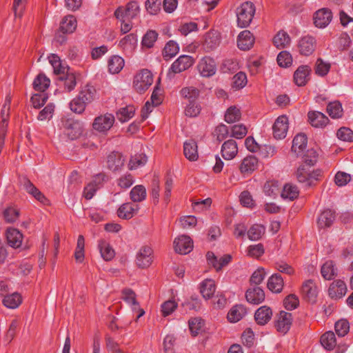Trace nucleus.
Instances as JSON below:
<instances>
[{
    "label": "nucleus",
    "mask_w": 353,
    "mask_h": 353,
    "mask_svg": "<svg viewBox=\"0 0 353 353\" xmlns=\"http://www.w3.org/2000/svg\"><path fill=\"white\" fill-rule=\"evenodd\" d=\"M276 61L279 66L288 68L292 63V57L289 52L285 50L281 51L279 53Z\"/></svg>",
    "instance_id": "obj_60"
},
{
    "label": "nucleus",
    "mask_w": 353,
    "mask_h": 353,
    "mask_svg": "<svg viewBox=\"0 0 353 353\" xmlns=\"http://www.w3.org/2000/svg\"><path fill=\"white\" fill-rule=\"evenodd\" d=\"M158 36L159 34L157 32V31L153 30H148L142 38V46L147 48H152L158 38Z\"/></svg>",
    "instance_id": "obj_55"
},
{
    "label": "nucleus",
    "mask_w": 353,
    "mask_h": 353,
    "mask_svg": "<svg viewBox=\"0 0 353 353\" xmlns=\"http://www.w3.org/2000/svg\"><path fill=\"white\" fill-rule=\"evenodd\" d=\"M174 248L176 252L186 254L190 252L193 248V241L186 235H181L174 241Z\"/></svg>",
    "instance_id": "obj_13"
},
{
    "label": "nucleus",
    "mask_w": 353,
    "mask_h": 353,
    "mask_svg": "<svg viewBox=\"0 0 353 353\" xmlns=\"http://www.w3.org/2000/svg\"><path fill=\"white\" fill-rule=\"evenodd\" d=\"M48 59L56 74H65V72L68 71V68L62 65L61 61L58 55L51 54L48 57Z\"/></svg>",
    "instance_id": "obj_43"
},
{
    "label": "nucleus",
    "mask_w": 353,
    "mask_h": 353,
    "mask_svg": "<svg viewBox=\"0 0 353 353\" xmlns=\"http://www.w3.org/2000/svg\"><path fill=\"white\" fill-rule=\"evenodd\" d=\"M307 138L305 134L301 133L295 136L292 141V150L299 154L307 145Z\"/></svg>",
    "instance_id": "obj_41"
},
{
    "label": "nucleus",
    "mask_w": 353,
    "mask_h": 353,
    "mask_svg": "<svg viewBox=\"0 0 353 353\" xmlns=\"http://www.w3.org/2000/svg\"><path fill=\"white\" fill-rule=\"evenodd\" d=\"M198 146L193 139H189L183 143V154L189 161H194L199 158Z\"/></svg>",
    "instance_id": "obj_27"
},
{
    "label": "nucleus",
    "mask_w": 353,
    "mask_h": 353,
    "mask_svg": "<svg viewBox=\"0 0 353 353\" xmlns=\"http://www.w3.org/2000/svg\"><path fill=\"white\" fill-rule=\"evenodd\" d=\"M299 191L298 188L292 184H285L281 192V196L283 199H288L293 201L299 196Z\"/></svg>",
    "instance_id": "obj_51"
},
{
    "label": "nucleus",
    "mask_w": 353,
    "mask_h": 353,
    "mask_svg": "<svg viewBox=\"0 0 353 353\" xmlns=\"http://www.w3.org/2000/svg\"><path fill=\"white\" fill-rule=\"evenodd\" d=\"M140 12L138 2L132 1L128 2L125 7L119 6L114 11V15L117 19L126 18L127 21H131L137 18Z\"/></svg>",
    "instance_id": "obj_2"
},
{
    "label": "nucleus",
    "mask_w": 353,
    "mask_h": 353,
    "mask_svg": "<svg viewBox=\"0 0 353 353\" xmlns=\"http://www.w3.org/2000/svg\"><path fill=\"white\" fill-rule=\"evenodd\" d=\"M219 43L220 37L218 32L210 30L205 34L202 47L206 52H210L216 48Z\"/></svg>",
    "instance_id": "obj_17"
},
{
    "label": "nucleus",
    "mask_w": 353,
    "mask_h": 353,
    "mask_svg": "<svg viewBox=\"0 0 353 353\" xmlns=\"http://www.w3.org/2000/svg\"><path fill=\"white\" fill-rule=\"evenodd\" d=\"M124 59L118 55H113L108 60V70L112 74H118L123 68Z\"/></svg>",
    "instance_id": "obj_38"
},
{
    "label": "nucleus",
    "mask_w": 353,
    "mask_h": 353,
    "mask_svg": "<svg viewBox=\"0 0 353 353\" xmlns=\"http://www.w3.org/2000/svg\"><path fill=\"white\" fill-rule=\"evenodd\" d=\"M200 293L205 299H211L216 290L214 281L212 279H205L200 284Z\"/></svg>",
    "instance_id": "obj_34"
},
{
    "label": "nucleus",
    "mask_w": 353,
    "mask_h": 353,
    "mask_svg": "<svg viewBox=\"0 0 353 353\" xmlns=\"http://www.w3.org/2000/svg\"><path fill=\"white\" fill-rule=\"evenodd\" d=\"M85 239L83 235H79L77 239V248L74 252V258L78 263L83 262L84 259Z\"/></svg>",
    "instance_id": "obj_57"
},
{
    "label": "nucleus",
    "mask_w": 353,
    "mask_h": 353,
    "mask_svg": "<svg viewBox=\"0 0 353 353\" xmlns=\"http://www.w3.org/2000/svg\"><path fill=\"white\" fill-rule=\"evenodd\" d=\"M254 43V37L249 30H243L238 36L237 46L240 50H248Z\"/></svg>",
    "instance_id": "obj_23"
},
{
    "label": "nucleus",
    "mask_w": 353,
    "mask_h": 353,
    "mask_svg": "<svg viewBox=\"0 0 353 353\" xmlns=\"http://www.w3.org/2000/svg\"><path fill=\"white\" fill-rule=\"evenodd\" d=\"M147 161L148 157L145 154H136L135 155L131 157L128 163V168L130 170L137 169L140 166L144 165Z\"/></svg>",
    "instance_id": "obj_52"
},
{
    "label": "nucleus",
    "mask_w": 353,
    "mask_h": 353,
    "mask_svg": "<svg viewBox=\"0 0 353 353\" xmlns=\"http://www.w3.org/2000/svg\"><path fill=\"white\" fill-rule=\"evenodd\" d=\"M152 82V72L148 69H143L134 76L133 87L137 92L143 93L149 88Z\"/></svg>",
    "instance_id": "obj_3"
},
{
    "label": "nucleus",
    "mask_w": 353,
    "mask_h": 353,
    "mask_svg": "<svg viewBox=\"0 0 353 353\" xmlns=\"http://www.w3.org/2000/svg\"><path fill=\"white\" fill-rule=\"evenodd\" d=\"M311 72L310 68L306 65L298 67L294 73V83L299 87L304 86L308 81V76Z\"/></svg>",
    "instance_id": "obj_22"
},
{
    "label": "nucleus",
    "mask_w": 353,
    "mask_h": 353,
    "mask_svg": "<svg viewBox=\"0 0 353 353\" xmlns=\"http://www.w3.org/2000/svg\"><path fill=\"white\" fill-rule=\"evenodd\" d=\"M246 314V307L242 304H237L230 310L227 318L230 323H236L241 320Z\"/></svg>",
    "instance_id": "obj_29"
},
{
    "label": "nucleus",
    "mask_w": 353,
    "mask_h": 353,
    "mask_svg": "<svg viewBox=\"0 0 353 353\" xmlns=\"http://www.w3.org/2000/svg\"><path fill=\"white\" fill-rule=\"evenodd\" d=\"M273 135L276 139H282L286 137L288 130V119L285 115L279 117L273 126Z\"/></svg>",
    "instance_id": "obj_11"
},
{
    "label": "nucleus",
    "mask_w": 353,
    "mask_h": 353,
    "mask_svg": "<svg viewBox=\"0 0 353 353\" xmlns=\"http://www.w3.org/2000/svg\"><path fill=\"white\" fill-rule=\"evenodd\" d=\"M248 83L245 73L239 72L233 77L232 87L236 89L244 88Z\"/></svg>",
    "instance_id": "obj_63"
},
{
    "label": "nucleus",
    "mask_w": 353,
    "mask_h": 353,
    "mask_svg": "<svg viewBox=\"0 0 353 353\" xmlns=\"http://www.w3.org/2000/svg\"><path fill=\"white\" fill-rule=\"evenodd\" d=\"M137 43V37L135 34L131 33L125 36L119 41V46L123 50H133Z\"/></svg>",
    "instance_id": "obj_49"
},
{
    "label": "nucleus",
    "mask_w": 353,
    "mask_h": 353,
    "mask_svg": "<svg viewBox=\"0 0 353 353\" xmlns=\"http://www.w3.org/2000/svg\"><path fill=\"white\" fill-rule=\"evenodd\" d=\"M87 103L78 95L70 103V110L77 114H81L84 112Z\"/></svg>",
    "instance_id": "obj_58"
},
{
    "label": "nucleus",
    "mask_w": 353,
    "mask_h": 353,
    "mask_svg": "<svg viewBox=\"0 0 353 353\" xmlns=\"http://www.w3.org/2000/svg\"><path fill=\"white\" fill-rule=\"evenodd\" d=\"M332 12L328 8H321L313 15L314 24L319 28H325L332 21Z\"/></svg>",
    "instance_id": "obj_9"
},
{
    "label": "nucleus",
    "mask_w": 353,
    "mask_h": 353,
    "mask_svg": "<svg viewBox=\"0 0 353 353\" xmlns=\"http://www.w3.org/2000/svg\"><path fill=\"white\" fill-rule=\"evenodd\" d=\"M182 305L186 310L197 311L200 309L201 303L197 295H192L189 300L183 303Z\"/></svg>",
    "instance_id": "obj_62"
},
{
    "label": "nucleus",
    "mask_w": 353,
    "mask_h": 353,
    "mask_svg": "<svg viewBox=\"0 0 353 353\" xmlns=\"http://www.w3.org/2000/svg\"><path fill=\"white\" fill-rule=\"evenodd\" d=\"M181 95L189 102L196 101L199 96V90L194 87H185L180 91Z\"/></svg>",
    "instance_id": "obj_53"
},
{
    "label": "nucleus",
    "mask_w": 353,
    "mask_h": 353,
    "mask_svg": "<svg viewBox=\"0 0 353 353\" xmlns=\"http://www.w3.org/2000/svg\"><path fill=\"white\" fill-rule=\"evenodd\" d=\"M197 70L203 77H212L216 72V62L214 59L205 56L199 61Z\"/></svg>",
    "instance_id": "obj_5"
},
{
    "label": "nucleus",
    "mask_w": 353,
    "mask_h": 353,
    "mask_svg": "<svg viewBox=\"0 0 353 353\" xmlns=\"http://www.w3.org/2000/svg\"><path fill=\"white\" fill-rule=\"evenodd\" d=\"M3 216L8 223L15 222L19 216V211L14 208L8 207L3 212Z\"/></svg>",
    "instance_id": "obj_61"
},
{
    "label": "nucleus",
    "mask_w": 353,
    "mask_h": 353,
    "mask_svg": "<svg viewBox=\"0 0 353 353\" xmlns=\"http://www.w3.org/2000/svg\"><path fill=\"white\" fill-rule=\"evenodd\" d=\"M241 113L236 106H230L225 113V121L228 123H232L241 119Z\"/></svg>",
    "instance_id": "obj_56"
},
{
    "label": "nucleus",
    "mask_w": 353,
    "mask_h": 353,
    "mask_svg": "<svg viewBox=\"0 0 353 353\" xmlns=\"http://www.w3.org/2000/svg\"><path fill=\"white\" fill-rule=\"evenodd\" d=\"M77 28V20L73 15L65 17L60 23V32L62 33H72Z\"/></svg>",
    "instance_id": "obj_35"
},
{
    "label": "nucleus",
    "mask_w": 353,
    "mask_h": 353,
    "mask_svg": "<svg viewBox=\"0 0 353 353\" xmlns=\"http://www.w3.org/2000/svg\"><path fill=\"white\" fill-rule=\"evenodd\" d=\"M146 189L142 185H135L130 192V199L134 203L144 201L146 198Z\"/></svg>",
    "instance_id": "obj_39"
},
{
    "label": "nucleus",
    "mask_w": 353,
    "mask_h": 353,
    "mask_svg": "<svg viewBox=\"0 0 353 353\" xmlns=\"http://www.w3.org/2000/svg\"><path fill=\"white\" fill-rule=\"evenodd\" d=\"M284 285V281L281 274H273L268 280L267 287L274 293H280Z\"/></svg>",
    "instance_id": "obj_32"
},
{
    "label": "nucleus",
    "mask_w": 353,
    "mask_h": 353,
    "mask_svg": "<svg viewBox=\"0 0 353 353\" xmlns=\"http://www.w3.org/2000/svg\"><path fill=\"white\" fill-rule=\"evenodd\" d=\"M122 298L126 303L132 305L133 311H137L139 312L136 320L139 319L145 314L143 309L140 308L139 304L136 299V294L130 288L123 289L122 290Z\"/></svg>",
    "instance_id": "obj_14"
},
{
    "label": "nucleus",
    "mask_w": 353,
    "mask_h": 353,
    "mask_svg": "<svg viewBox=\"0 0 353 353\" xmlns=\"http://www.w3.org/2000/svg\"><path fill=\"white\" fill-rule=\"evenodd\" d=\"M238 153L236 142L233 139L225 141L221 147L222 157L227 160L232 159Z\"/></svg>",
    "instance_id": "obj_26"
},
{
    "label": "nucleus",
    "mask_w": 353,
    "mask_h": 353,
    "mask_svg": "<svg viewBox=\"0 0 353 353\" xmlns=\"http://www.w3.org/2000/svg\"><path fill=\"white\" fill-rule=\"evenodd\" d=\"M264 232L265 228L262 225L254 224L248 231V236L252 241H257Z\"/></svg>",
    "instance_id": "obj_59"
},
{
    "label": "nucleus",
    "mask_w": 353,
    "mask_h": 353,
    "mask_svg": "<svg viewBox=\"0 0 353 353\" xmlns=\"http://www.w3.org/2000/svg\"><path fill=\"white\" fill-rule=\"evenodd\" d=\"M139 210V205L132 202L123 203L117 210V216L122 219L128 220L136 215Z\"/></svg>",
    "instance_id": "obj_15"
},
{
    "label": "nucleus",
    "mask_w": 353,
    "mask_h": 353,
    "mask_svg": "<svg viewBox=\"0 0 353 353\" xmlns=\"http://www.w3.org/2000/svg\"><path fill=\"white\" fill-rule=\"evenodd\" d=\"M308 121L314 128H323L329 123V119L323 113L319 111H309Z\"/></svg>",
    "instance_id": "obj_19"
},
{
    "label": "nucleus",
    "mask_w": 353,
    "mask_h": 353,
    "mask_svg": "<svg viewBox=\"0 0 353 353\" xmlns=\"http://www.w3.org/2000/svg\"><path fill=\"white\" fill-rule=\"evenodd\" d=\"M65 75L63 74L62 77L59 78L61 82H63L65 90L70 92L73 90L77 85L76 77L73 73H68L65 72Z\"/></svg>",
    "instance_id": "obj_48"
},
{
    "label": "nucleus",
    "mask_w": 353,
    "mask_h": 353,
    "mask_svg": "<svg viewBox=\"0 0 353 353\" xmlns=\"http://www.w3.org/2000/svg\"><path fill=\"white\" fill-rule=\"evenodd\" d=\"M316 39L312 36H304L298 43V49L302 55L309 56L315 50Z\"/></svg>",
    "instance_id": "obj_16"
},
{
    "label": "nucleus",
    "mask_w": 353,
    "mask_h": 353,
    "mask_svg": "<svg viewBox=\"0 0 353 353\" xmlns=\"http://www.w3.org/2000/svg\"><path fill=\"white\" fill-rule=\"evenodd\" d=\"M303 298L308 302L314 303L317 296V288L313 280L305 281L301 288Z\"/></svg>",
    "instance_id": "obj_18"
},
{
    "label": "nucleus",
    "mask_w": 353,
    "mask_h": 353,
    "mask_svg": "<svg viewBox=\"0 0 353 353\" xmlns=\"http://www.w3.org/2000/svg\"><path fill=\"white\" fill-rule=\"evenodd\" d=\"M19 183L23 188L35 199L43 205H48L49 200L26 176L19 178Z\"/></svg>",
    "instance_id": "obj_4"
},
{
    "label": "nucleus",
    "mask_w": 353,
    "mask_h": 353,
    "mask_svg": "<svg viewBox=\"0 0 353 353\" xmlns=\"http://www.w3.org/2000/svg\"><path fill=\"white\" fill-rule=\"evenodd\" d=\"M114 117L112 114H105L94 119L92 127L94 130L103 132L109 130L113 125Z\"/></svg>",
    "instance_id": "obj_10"
},
{
    "label": "nucleus",
    "mask_w": 353,
    "mask_h": 353,
    "mask_svg": "<svg viewBox=\"0 0 353 353\" xmlns=\"http://www.w3.org/2000/svg\"><path fill=\"white\" fill-rule=\"evenodd\" d=\"M292 321L293 319L291 313L281 311L276 316L275 327L279 332L285 334L290 330Z\"/></svg>",
    "instance_id": "obj_7"
},
{
    "label": "nucleus",
    "mask_w": 353,
    "mask_h": 353,
    "mask_svg": "<svg viewBox=\"0 0 353 353\" xmlns=\"http://www.w3.org/2000/svg\"><path fill=\"white\" fill-rule=\"evenodd\" d=\"M336 136L343 141L353 142V131L349 128L342 127L339 128Z\"/></svg>",
    "instance_id": "obj_64"
},
{
    "label": "nucleus",
    "mask_w": 353,
    "mask_h": 353,
    "mask_svg": "<svg viewBox=\"0 0 353 353\" xmlns=\"http://www.w3.org/2000/svg\"><path fill=\"white\" fill-rule=\"evenodd\" d=\"M153 261V250L148 245L142 246L136 257V264L139 268H148Z\"/></svg>",
    "instance_id": "obj_6"
},
{
    "label": "nucleus",
    "mask_w": 353,
    "mask_h": 353,
    "mask_svg": "<svg viewBox=\"0 0 353 353\" xmlns=\"http://www.w3.org/2000/svg\"><path fill=\"white\" fill-rule=\"evenodd\" d=\"M321 274L325 280H332L336 276V269L332 261H327L321 266Z\"/></svg>",
    "instance_id": "obj_40"
},
{
    "label": "nucleus",
    "mask_w": 353,
    "mask_h": 353,
    "mask_svg": "<svg viewBox=\"0 0 353 353\" xmlns=\"http://www.w3.org/2000/svg\"><path fill=\"white\" fill-rule=\"evenodd\" d=\"M326 110L332 119H339L343 116L342 105L339 101L329 103Z\"/></svg>",
    "instance_id": "obj_50"
},
{
    "label": "nucleus",
    "mask_w": 353,
    "mask_h": 353,
    "mask_svg": "<svg viewBox=\"0 0 353 353\" xmlns=\"http://www.w3.org/2000/svg\"><path fill=\"white\" fill-rule=\"evenodd\" d=\"M134 112L135 108L133 105H127L121 108L117 112V117L121 123H124L130 119L134 115Z\"/></svg>",
    "instance_id": "obj_47"
},
{
    "label": "nucleus",
    "mask_w": 353,
    "mask_h": 353,
    "mask_svg": "<svg viewBox=\"0 0 353 353\" xmlns=\"http://www.w3.org/2000/svg\"><path fill=\"white\" fill-rule=\"evenodd\" d=\"M125 159L121 153L112 152L108 156V168L112 172L120 171L124 165Z\"/></svg>",
    "instance_id": "obj_21"
},
{
    "label": "nucleus",
    "mask_w": 353,
    "mask_h": 353,
    "mask_svg": "<svg viewBox=\"0 0 353 353\" xmlns=\"http://www.w3.org/2000/svg\"><path fill=\"white\" fill-rule=\"evenodd\" d=\"M258 159L254 155H249L243 159L239 166V170L243 174H250L258 168Z\"/></svg>",
    "instance_id": "obj_28"
},
{
    "label": "nucleus",
    "mask_w": 353,
    "mask_h": 353,
    "mask_svg": "<svg viewBox=\"0 0 353 353\" xmlns=\"http://www.w3.org/2000/svg\"><path fill=\"white\" fill-rule=\"evenodd\" d=\"M50 79L43 73L39 74L33 81L35 90L43 92L50 85Z\"/></svg>",
    "instance_id": "obj_45"
},
{
    "label": "nucleus",
    "mask_w": 353,
    "mask_h": 353,
    "mask_svg": "<svg viewBox=\"0 0 353 353\" xmlns=\"http://www.w3.org/2000/svg\"><path fill=\"white\" fill-rule=\"evenodd\" d=\"M290 43V37L283 31H279L273 38V43L277 48H285Z\"/></svg>",
    "instance_id": "obj_46"
},
{
    "label": "nucleus",
    "mask_w": 353,
    "mask_h": 353,
    "mask_svg": "<svg viewBox=\"0 0 353 353\" xmlns=\"http://www.w3.org/2000/svg\"><path fill=\"white\" fill-rule=\"evenodd\" d=\"M63 125L65 134L72 140L77 139L83 132L81 123L72 118L63 121Z\"/></svg>",
    "instance_id": "obj_8"
},
{
    "label": "nucleus",
    "mask_w": 353,
    "mask_h": 353,
    "mask_svg": "<svg viewBox=\"0 0 353 353\" xmlns=\"http://www.w3.org/2000/svg\"><path fill=\"white\" fill-rule=\"evenodd\" d=\"M256 11L254 4L251 1H245L236 8L237 26L239 28H247L251 23Z\"/></svg>",
    "instance_id": "obj_1"
},
{
    "label": "nucleus",
    "mask_w": 353,
    "mask_h": 353,
    "mask_svg": "<svg viewBox=\"0 0 353 353\" xmlns=\"http://www.w3.org/2000/svg\"><path fill=\"white\" fill-rule=\"evenodd\" d=\"M78 96L88 105L91 103L96 99L97 90L93 85L87 84L82 88Z\"/></svg>",
    "instance_id": "obj_36"
},
{
    "label": "nucleus",
    "mask_w": 353,
    "mask_h": 353,
    "mask_svg": "<svg viewBox=\"0 0 353 353\" xmlns=\"http://www.w3.org/2000/svg\"><path fill=\"white\" fill-rule=\"evenodd\" d=\"M245 298L250 303L259 305L265 300V292L261 288L254 287L246 291Z\"/></svg>",
    "instance_id": "obj_24"
},
{
    "label": "nucleus",
    "mask_w": 353,
    "mask_h": 353,
    "mask_svg": "<svg viewBox=\"0 0 353 353\" xmlns=\"http://www.w3.org/2000/svg\"><path fill=\"white\" fill-rule=\"evenodd\" d=\"M320 341L322 346L327 350H332L336 345L335 334L332 331L324 333L321 336Z\"/></svg>",
    "instance_id": "obj_42"
},
{
    "label": "nucleus",
    "mask_w": 353,
    "mask_h": 353,
    "mask_svg": "<svg viewBox=\"0 0 353 353\" xmlns=\"http://www.w3.org/2000/svg\"><path fill=\"white\" fill-rule=\"evenodd\" d=\"M194 63V59L190 55H181L172 64L170 70L173 73H180L190 68Z\"/></svg>",
    "instance_id": "obj_12"
},
{
    "label": "nucleus",
    "mask_w": 353,
    "mask_h": 353,
    "mask_svg": "<svg viewBox=\"0 0 353 353\" xmlns=\"http://www.w3.org/2000/svg\"><path fill=\"white\" fill-rule=\"evenodd\" d=\"M2 302L5 307L10 309H15L22 303V297L20 294L14 292L10 294L6 295Z\"/></svg>",
    "instance_id": "obj_37"
},
{
    "label": "nucleus",
    "mask_w": 353,
    "mask_h": 353,
    "mask_svg": "<svg viewBox=\"0 0 353 353\" xmlns=\"http://www.w3.org/2000/svg\"><path fill=\"white\" fill-rule=\"evenodd\" d=\"M6 239L10 247L17 248L21 245L23 235L17 229L10 228L6 230Z\"/></svg>",
    "instance_id": "obj_30"
},
{
    "label": "nucleus",
    "mask_w": 353,
    "mask_h": 353,
    "mask_svg": "<svg viewBox=\"0 0 353 353\" xmlns=\"http://www.w3.org/2000/svg\"><path fill=\"white\" fill-rule=\"evenodd\" d=\"M336 219V213L330 209H326L319 215L317 224L319 228H325L332 225Z\"/></svg>",
    "instance_id": "obj_31"
},
{
    "label": "nucleus",
    "mask_w": 353,
    "mask_h": 353,
    "mask_svg": "<svg viewBox=\"0 0 353 353\" xmlns=\"http://www.w3.org/2000/svg\"><path fill=\"white\" fill-rule=\"evenodd\" d=\"M188 325L192 336H196L203 330L205 321L200 317L191 318L188 321Z\"/></svg>",
    "instance_id": "obj_44"
},
{
    "label": "nucleus",
    "mask_w": 353,
    "mask_h": 353,
    "mask_svg": "<svg viewBox=\"0 0 353 353\" xmlns=\"http://www.w3.org/2000/svg\"><path fill=\"white\" fill-rule=\"evenodd\" d=\"M98 248L101 257L106 261H111L115 256V252L110 243L103 239L98 242Z\"/></svg>",
    "instance_id": "obj_33"
},
{
    "label": "nucleus",
    "mask_w": 353,
    "mask_h": 353,
    "mask_svg": "<svg viewBox=\"0 0 353 353\" xmlns=\"http://www.w3.org/2000/svg\"><path fill=\"white\" fill-rule=\"evenodd\" d=\"M272 316V309L268 306L263 305L258 308L255 312L254 319L257 324L264 325L270 321Z\"/></svg>",
    "instance_id": "obj_25"
},
{
    "label": "nucleus",
    "mask_w": 353,
    "mask_h": 353,
    "mask_svg": "<svg viewBox=\"0 0 353 353\" xmlns=\"http://www.w3.org/2000/svg\"><path fill=\"white\" fill-rule=\"evenodd\" d=\"M347 292V286L345 283L342 280H336L333 281L328 289L329 296L332 299H341Z\"/></svg>",
    "instance_id": "obj_20"
},
{
    "label": "nucleus",
    "mask_w": 353,
    "mask_h": 353,
    "mask_svg": "<svg viewBox=\"0 0 353 353\" xmlns=\"http://www.w3.org/2000/svg\"><path fill=\"white\" fill-rule=\"evenodd\" d=\"M179 50V45L174 41H169L165 46L163 50V55L165 59L174 57Z\"/></svg>",
    "instance_id": "obj_54"
}]
</instances>
